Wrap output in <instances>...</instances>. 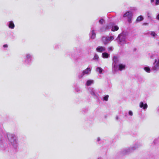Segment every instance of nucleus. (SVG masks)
<instances>
[{"instance_id":"nucleus-1","label":"nucleus","mask_w":159,"mask_h":159,"mask_svg":"<svg viewBox=\"0 0 159 159\" xmlns=\"http://www.w3.org/2000/svg\"><path fill=\"white\" fill-rule=\"evenodd\" d=\"M7 137L11 145L14 148H16L19 145L17 137L15 134H7Z\"/></svg>"},{"instance_id":"nucleus-2","label":"nucleus","mask_w":159,"mask_h":159,"mask_svg":"<svg viewBox=\"0 0 159 159\" xmlns=\"http://www.w3.org/2000/svg\"><path fill=\"white\" fill-rule=\"evenodd\" d=\"M150 58L155 59L152 70L155 71H158L159 70V55L156 54L152 55L150 56Z\"/></svg>"},{"instance_id":"nucleus-3","label":"nucleus","mask_w":159,"mask_h":159,"mask_svg":"<svg viewBox=\"0 0 159 159\" xmlns=\"http://www.w3.org/2000/svg\"><path fill=\"white\" fill-rule=\"evenodd\" d=\"M33 60V56L30 53H27L25 55L24 59L23 61L25 65L26 66L30 65Z\"/></svg>"},{"instance_id":"nucleus-4","label":"nucleus","mask_w":159,"mask_h":159,"mask_svg":"<svg viewBox=\"0 0 159 159\" xmlns=\"http://www.w3.org/2000/svg\"><path fill=\"white\" fill-rule=\"evenodd\" d=\"M138 148L135 144L132 147L122 149L120 151V153L123 155L129 154Z\"/></svg>"},{"instance_id":"nucleus-5","label":"nucleus","mask_w":159,"mask_h":159,"mask_svg":"<svg viewBox=\"0 0 159 159\" xmlns=\"http://www.w3.org/2000/svg\"><path fill=\"white\" fill-rule=\"evenodd\" d=\"M138 148L135 144L132 147L122 149L120 151V153L123 155L129 154Z\"/></svg>"},{"instance_id":"nucleus-6","label":"nucleus","mask_w":159,"mask_h":159,"mask_svg":"<svg viewBox=\"0 0 159 159\" xmlns=\"http://www.w3.org/2000/svg\"><path fill=\"white\" fill-rule=\"evenodd\" d=\"M126 35L124 33H122L119 34L116 40L119 44L123 45L126 43Z\"/></svg>"},{"instance_id":"nucleus-7","label":"nucleus","mask_w":159,"mask_h":159,"mask_svg":"<svg viewBox=\"0 0 159 159\" xmlns=\"http://www.w3.org/2000/svg\"><path fill=\"white\" fill-rule=\"evenodd\" d=\"M91 67H87L86 69L83 70L81 73H80L78 75V78L79 79H80L85 75H89L91 73Z\"/></svg>"},{"instance_id":"nucleus-8","label":"nucleus","mask_w":159,"mask_h":159,"mask_svg":"<svg viewBox=\"0 0 159 159\" xmlns=\"http://www.w3.org/2000/svg\"><path fill=\"white\" fill-rule=\"evenodd\" d=\"M114 39L113 35L110 36L108 37L104 36L102 37V40L105 45L107 44L110 43L111 41L113 40Z\"/></svg>"},{"instance_id":"nucleus-9","label":"nucleus","mask_w":159,"mask_h":159,"mask_svg":"<svg viewBox=\"0 0 159 159\" xmlns=\"http://www.w3.org/2000/svg\"><path fill=\"white\" fill-rule=\"evenodd\" d=\"M113 61L112 66L114 68V70L116 71L117 70L118 68V66L117 65V64L119 61L118 58L116 56H114L113 58Z\"/></svg>"},{"instance_id":"nucleus-10","label":"nucleus","mask_w":159,"mask_h":159,"mask_svg":"<svg viewBox=\"0 0 159 159\" xmlns=\"http://www.w3.org/2000/svg\"><path fill=\"white\" fill-rule=\"evenodd\" d=\"M89 91L90 93L93 96L97 98L98 94L97 93L95 90L92 88H89Z\"/></svg>"},{"instance_id":"nucleus-11","label":"nucleus","mask_w":159,"mask_h":159,"mask_svg":"<svg viewBox=\"0 0 159 159\" xmlns=\"http://www.w3.org/2000/svg\"><path fill=\"white\" fill-rule=\"evenodd\" d=\"M106 48L102 46H98L96 48V50L97 52L101 53L105 52L106 51Z\"/></svg>"},{"instance_id":"nucleus-12","label":"nucleus","mask_w":159,"mask_h":159,"mask_svg":"<svg viewBox=\"0 0 159 159\" xmlns=\"http://www.w3.org/2000/svg\"><path fill=\"white\" fill-rule=\"evenodd\" d=\"M7 25L9 28L11 29H13L15 28V25L12 21H8L7 23Z\"/></svg>"},{"instance_id":"nucleus-13","label":"nucleus","mask_w":159,"mask_h":159,"mask_svg":"<svg viewBox=\"0 0 159 159\" xmlns=\"http://www.w3.org/2000/svg\"><path fill=\"white\" fill-rule=\"evenodd\" d=\"M139 106L140 108H142L144 110H145L148 107L147 103H144L142 102H140Z\"/></svg>"},{"instance_id":"nucleus-14","label":"nucleus","mask_w":159,"mask_h":159,"mask_svg":"<svg viewBox=\"0 0 159 159\" xmlns=\"http://www.w3.org/2000/svg\"><path fill=\"white\" fill-rule=\"evenodd\" d=\"M118 70L120 71H121L125 69V65L123 64H120L118 65Z\"/></svg>"},{"instance_id":"nucleus-15","label":"nucleus","mask_w":159,"mask_h":159,"mask_svg":"<svg viewBox=\"0 0 159 159\" xmlns=\"http://www.w3.org/2000/svg\"><path fill=\"white\" fill-rule=\"evenodd\" d=\"M132 13L131 12L128 11L124 15L123 17H127L128 18H130L132 17Z\"/></svg>"},{"instance_id":"nucleus-16","label":"nucleus","mask_w":159,"mask_h":159,"mask_svg":"<svg viewBox=\"0 0 159 159\" xmlns=\"http://www.w3.org/2000/svg\"><path fill=\"white\" fill-rule=\"evenodd\" d=\"M90 38L92 39H94L96 37V33L95 32L94 30H92L90 33Z\"/></svg>"},{"instance_id":"nucleus-17","label":"nucleus","mask_w":159,"mask_h":159,"mask_svg":"<svg viewBox=\"0 0 159 159\" xmlns=\"http://www.w3.org/2000/svg\"><path fill=\"white\" fill-rule=\"evenodd\" d=\"M94 82V81L93 80H87L85 84L86 86H89L93 84Z\"/></svg>"},{"instance_id":"nucleus-18","label":"nucleus","mask_w":159,"mask_h":159,"mask_svg":"<svg viewBox=\"0 0 159 159\" xmlns=\"http://www.w3.org/2000/svg\"><path fill=\"white\" fill-rule=\"evenodd\" d=\"M102 56L103 58H108L110 57V54L106 52H104L102 53Z\"/></svg>"},{"instance_id":"nucleus-19","label":"nucleus","mask_w":159,"mask_h":159,"mask_svg":"<svg viewBox=\"0 0 159 159\" xmlns=\"http://www.w3.org/2000/svg\"><path fill=\"white\" fill-rule=\"evenodd\" d=\"M104 70L100 67H97L96 69V71L98 73L100 74H102V71Z\"/></svg>"},{"instance_id":"nucleus-20","label":"nucleus","mask_w":159,"mask_h":159,"mask_svg":"<svg viewBox=\"0 0 159 159\" xmlns=\"http://www.w3.org/2000/svg\"><path fill=\"white\" fill-rule=\"evenodd\" d=\"M119 29V27L117 26L116 25L112 26L111 29L112 31H117Z\"/></svg>"},{"instance_id":"nucleus-21","label":"nucleus","mask_w":159,"mask_h":159,"mask_svg":"<svg viewBox=\"0 0 159 159\" xmlns=\"http://www.w3.org/2000/svg\"><path fill=\"white\" fill-rule=\"evenodd\" d=\"M4 135L3 134H0V142L2 143L4 141Z\"/></svg>"},{"instance_id":"nucleus-22","label":"nucleus","mask_w":159,"mask_h":159,"mask_svg":"<svg viewBox=\"0 0 159 159\" xmlns=\"http://www.w3.org/2000/svg\"><path fill=\"white\" fill-rule=\"evenodd\" d=\"M143 16H140L137 17L136 20V21L137 22H139L142 20H143Z\"/></svg>"},{"instance_id":"nucleus-23","label":"nucleus","mask_w":159,"mask_h":159,"mask_svg":"<svg viewBox=\"0 0 159 159\" xmlns=\"http://www.w3.org/2000/svg\"><path fill=\"white\" fill-rule=\"evenodd\" d=\"M150 34V35L153 37H155L157 36V34L155 32L153 31L151 32Z\"/></svg>"},{"instance_id":"nucleus-24","label":"nucleus","mask_w":159,"mask_h":159,"mask_svg":"<svg viewBox=\"0 0 159 159\" xmlns=\"http://www.w3.org/2000/svg\"><path fill=\"white\" fill-rule=\"evenodd\" d=\"M99 58L97 54H95L93 58V59L96 61H98Z\"/></svg>"},{"instance_id":"nucleus-25","label":"nucleus","mask_w":159,"mask_h":159,"mask_svg":"<svg viewBox=\"0 0 159 159\" xmlns=\"http://www.w3.org/2000/svg\"><path fill=\"white\" fill-rule=\"evenodd\" d=\"M144 70L147 72L150 73V69L148 67H145L144 68Z\"/></svg>"},{"instance_id":"nucleus-26","label":"nucleus","mask_w":159,"mask_h":159,"mask_svg":"<svg viewBox=\"0 0 159 159\" xmlns=\"http://www.w3.org/2000/svg\"><path fill=\"white\" fill-rule=\"evenodd\" d=\"M112 25L111 24H110L108 25H106V27H105V30H108L110 29L111 28Z\"/></svg>"},{"instance_id":"nucleus-27","label":"nucleus","mask_w":159,"mask_h":159,"mask_svg":"<svg viewBox=\"0 0 159 159\" xmlns=\"http://www.w3.org/2000/svg\"><path fill=\"white\" fill-rule=\"evenodd\" d=\"M135 144L136 145L137 147L138 148H140V147H141L142 146V144L140 143H136Z\"/></svg>"},{"instance_id":"nucleus-28","label":"nucleus","mask_w":159,"mask_h":159,"mask_svg":"<svg viewBox=\"0 0 159 159\" xmlns=\"http://www.w3.org/2000/svg\"><path fill=\"white\" fill-rule=\"evenodd\" d=\"M105 22L104 20L103 19H101L99 20V22L100 24H103Z\"/></svg>"},{"instance_id":"nucleus-29","label":"nucleus","mask_w":159,"mask_h":159,"mask_svg":"<svg viewBox=\"0 0 159 159\" xmlns=\"http://www.w3.org/2000/svg\"><path fill=\"white\" fill-rule=\"evenodd\" d=\"M109 96L108 95H107L105 97H104L103 98V100L107 101L108 100Z\"/></svg>"},{"instance_id":"nucleus-30","label":"nucleus","mask_w":159,"mask_h":159,"mask_svg":"<svg viewBox=\"0 0 159 159\" xmlns=\"http://www.w3.org/2000/svg\"><path fill=\"white\" fill-rule=\"evenodd\" d=\"M108 51H112L113 50V48L112 47H109L108 48Z\"/></svg>"},{"instance_id":"nucleus-31","label":"nucleus","mask_w":159,"mask_h":159,"mask_svg":"<svg viewBox=\"0 0 159 159\" xmlns=\"http://www.w3.org/2000/svg\"><path fill=\"white\" fill-rule=\"evenodd\" d=\"M130 116H132L133 115V113L131 111H129L128 112Z\"/></svg>"},{"instance_id":"nucleus-32","label":"nucleus","mask_w":159,"mask_h":159,"mask_svg":"<svg viewBox=\"0 0 159 159\" xmlns=\"http://www.w3.org/2000/svg\"><path fill=\"white\" fill-rule=\"evenodd\" d=\"M159 5V0H156L155 2V5Z\"/></svg>"},{"instance_id":"nucleus-33","label":"nucleus","mask_w":159,"mask_h":159,"mask_svg":"<svg viewBox=\"0 0 159 159\" xmlns=\"http://www.w3.org/2000/svg\"><path fill=\"white\" fill-rule=\"evenodd\" d=\"M131 19H132V17L128 18V21L129 23H130L131 22V21H132Z\"/></svg>"},{"instance_id":"nucleus-34","label":"nucleus","mask_w":159,"mask_h":159,"mask_svg":"<svg viewBox=\"0 0 159 159\" xmlns=\"http://www.w3.org/2000/svg\"><path fill=\"white\" fill-rule=\"evenodd\" d=\"M156 19L157 20H159V14H158L157 15L156 17Z\"/></svg>"},{"instance_id":"nucleus-35","label":"nucleus","mask_w":159,"mask_h":159,"mask_svg":"<svg viewBox=\"0 0 159 159\" xmlns=\"http://www.w3.org/2000/svg\"><path fill=\"white\" fill-rule=\"evenodd\" d=\"M80 89L79 88H76L75 89V91L77 92H78L80 91Z\"/></svg>"},{"instance_id":"nucleus-36","label":"nucleus","mask_w":159,"mask_h":159,"mask_svg":"<svg viewBox=\"0 0 159 159\" xmlns=\"http://www.w3.org/2000/svg\"><path fill=\"white\" fill-rule=\"evenodd\" d=\"M3 47L4 48H7L8 47V45L6 44H4L3 45Z\"/></svg>"},{"instance_id":"nucleus-37","label":"nucleus","mask_w":159,"mask_h":159,"mask_svg":"<svg viewBox=\"0 0 159 159\" xmlns=\"http://www.w3.org/2000/svg\"><path fill=\"white\" fill-rule=\"evenodd\" d=\"M119 116H116V120H118L119 119Z\"/></svg>"},{"instance_id":"nucleus-38","label":"nucleus","mask_w":159,"mask_h":159,"mask_svg":"<svg viewBox=\"0 0 159 159\" xmlns=\"http://www.w3.org/2000/svg\"><path fill=\"white\" fill-rule=\"evenodd\" d=\"M97 140L98 142H99L101 140V139L99 137H98L97 139Z\"/></svg>"},{"instance_id":"nucleus-39","label":"nucleus","mask_w":159,"mask_h":159,"mask_svg":"<svg viewBox=\"0 0 159 159\" xmlns=\"http://www.w3.org/2000/svg\"><path fill=\"white\" fill-rule=\"evenodd\" d=\"M154 1V0H151V2L152 3Z\"/></svg>"},{"instance_id":"nucleus-40","label":"nucleus","mask_w":159,"mask_h":159,"mask_svg":"<svg viewBox=\"0 0 159 159\" xmlns=\"http://www.w3.org/2000/svg\"><path fill=\"white\" fill-rule=\"evenodd\" d=\"M98 159H103V158L101 157H99Z\"/></svg>"},{"instance_id":"nucleus-41","label":"nucleus","mask_w":159,"mask_h":159,"mask_svg":"<svg viewBox=\"0 0 159 159\" xmlns=\"http://www.w3.org/2000/svg\"><path fill=\"white\" fill-rule=\"evenodd\" d=\"M147 15H148V17H149V13H148Z\"/></svg>"},{"instance_id":"nucleus-42","label":"nucleus","mask_w":159,"mask_h":159,"mask_svg":"<svg viewBox=\"0 0 159 159\" xmlns=\"http://www.w3.org/2000/svg\"><path fill=\"white\" fill-rule=\"evenodd\" d=\"M101 31H104V30H102V29H101Z\"/></svg>"},{"instance_id":"nucleus-43","label":"nucleus","mask_w":159,"mask_h":159,"mask_svg":"<svg viewBox=\"0 0 159 159\" xmlns=\"http://www.w3.org/2000/svg\"><path fill=\"white\" fill-rule=\"evenodd\" d=\"M144 25H147L148 24V23H144Z\"/></svg>"},{"instance_id":"nucleus-44","label":"nucleus","mask_w":159,"mask_h":159,"mask_svg":"<svg viewBox=\"0 0 159 159\" xmlns=\"http://www.w3.org/2000/svg\"><path fill=\"white\" fill-rule=\"evenodd\" d=\"M157 44H158V45H159V42L157 43Z\"/></svg>"}]
</instances>
